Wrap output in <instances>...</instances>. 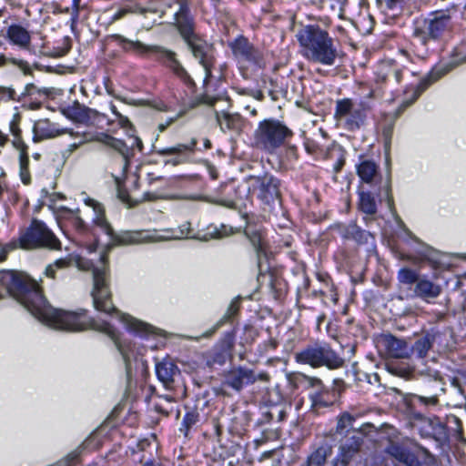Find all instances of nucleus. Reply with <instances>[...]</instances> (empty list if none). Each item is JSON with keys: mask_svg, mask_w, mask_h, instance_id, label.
I'll return each mask as SVG.
<instances>
[{"mask_svg": "<svg viewBox=\"0 0 466 466\" xmlns=\"http://www.w3.org/2000/svg\"><path fill=\"white\" fill-rule=\"evenodd\" d=\"M8 248L0 252V262L6 259ZM0 284L44 324L56 329L79 331L87 329L107 335L116 344L127 364L130 360L128 346L123 344L116 329L105 320H96L86 315V310L66 311L47 304L38 283L29 276L12 270L0 271Z\"/></svg>", "mask_w": 466, "mask_h": 466, "instance_id": "f257e3e1", "label": "nucleus"}, {"mask_svg": "<svg viewBox=\"0 0 466 466\" xmlns=\"http://www.w3.org/2000/svg\"><path fill=\"white\" fill-rule=\"evenodd\" d=\"M82 200L85 205L92 208L94 216L93 222L109 237L111 245H131L148 241H160L169 239H181L189 238L191 234L190 223L185 222L177 228H167L160 231H123L115 233L105 216V208L96 199L82 193Z\"/></svg>", "mask_w": 466, "mask_h": 466, "instance_id": "f03ea898", "label": "nucleus"}, {"mask_svg": "<svg viewBox=\"0 0 466 466\" xmlns=\"http://www.w3.org/2000/svg\"><path fill=\"white\" fill-rule=\"evenodd\" d=\"M437 78L431 75L421 74L410 66L401 65L395 60H382L376 69V80L380 83H400L405 81L403 99L400 107L404 110L413 104L421 93L428 88Z\"/></svg>", "mask_w": 466, "mask_h": 466, "instance_id": "7ed1b4c3", "label": "nucleus"}, {"mask_svg": "<svg viewBox=\"0 0 466 466\" xmlns=\"http://www.w3.org/2000/svg\"><path fill=\"white\" fill-rule=\"evenodd\" d=\"M106 261V256L104 254L101 256V267H95L93 268V289L91 296L95 309L106 314L117 313L120 321L124 323L129 331L138 335L152 333L153 327L151 325L140 321L130 315L117 312L112 301L108 269Z\"/></svg>", "mask_w": 466, "mask_h": 466, "instance_id": "20e7f679", "label": "nucleus"}, {"mask_svg": "<svg viewBox=\"0 0 466 466\" xmlns=\"http://www.w3.org/2000/svg\"><path fill=\"white\" fill-rule=\"evenodd\" d=\"M296 37L308 61L327 66L335 64L339 50L328 31L318 25H308L298 31Z\"/></svg>", "mask_w": 466, "mask_h": 466, "instance_id": "39448f33", "label": "nucleus"}, {"mask_svg": "<svg viewBox=\"0 0 466 466\" xmlns=\"http://www.w3.org/2000/svg\"><path fill=\"white\" fill-rule=\"evenodd\" d=\"M453 29L451 11L437 10L414 22L413 37L428 52L441 43Z\"/></svg>", "mask_w": 466, "mask_h": 466, "instance_id": "423d86ee", "label": "nucleus"}, {"mask_svg": "<svg viewBox=\"0 0 466 466\" xmlns=\"http://www.w3.org/2000/svg\"><path fill=\"white\" fill-rule=\"evenodd\" d=\"M112 37L125 51L133 52L139 56L154 55L157 60L162 62L187 87L192 88L194 86L193 79L177 59L176 53L173 51L158 46H147L139 41H132L121 35H114Z\"/></svg>", "mask_w": 466, "mask_h": 466, "instance_id": "0eeeda50", "label": "nucleus"}, {"mask_svg": "<svg viewBox=\"0 0 466 466\" xmlns=\"http://www.w3.org/2000/svg\"><path fill=\"white\" fill-rule=\"evenodd\" d=\"M292 136V130L281 121L268 118L258 123L255 131V141L261 149L273 153Z\"/></svg>", "mask_w": 466, "mask_h": 466, "instance_id": "6e6552de", "label": "nucleus"}, {"mask_svg": "<svg viewBox=\"0 0 466 466\" xmlns=\"http://www.w3.org/2000/svg\"><path fill=\"white\" fill-rule=\"evenodd\" d=\"M19 241L21 247L27 249L46 248L61 250L62 244L47 226L37 219H34L30 226L21 233Z\"/></svg>", "mask_w": 466, "mask_h": 466, "instance_id": "1a4fd4ad", "label": "nucleus"}, {"mask_svg": "<svg viewBox=\"0 0 466 466\" xmlns=\"http://www.w3.org/2000/svg\"><path fill=\"white\" fill-rule=\"evenodd\" d=\"M248 198L252 200L257 198L264 204H270L280 196L279 180L270 174L262 176H250L246 181Z\"/></svg>", "mask_w": 466, "mask_h": 466, "instance_id": "9d476101", "label": "nucleus"}, {"mask_svg": "<svg viewBox=\"0 0 466 466\" xmlns=\"http://www.w3.org/2000/svg\"><path fill=\"white\" fill-rule=\"evenodd\" d=\"M367 109L364 103L357 104L350 98L339 99L336 101L334 118L339 126L355 131L364 123Z\"/></svg>", "mask_w": 466, "mask_h": 466, "instance_id": "9b49d317", "label": "nucleus"}, {"mask_svg": "<svg viewBox=\"0 0 466 466\" xmlns=\"http://www.w3.org/2000/svg\"><path fill=\"white\" fill-rule=\"evenodd\" d=\"M268 381L269 376L267 372L256 373L253 370L244 366H238L224 373L223 385L229 387L236 391H240L244 387L254 384L256 381Z\"/></svg>", "mask_w": 466, "mask_h": 466, "instance_id": "f8f14e48", "label": "nucleus"}, {"mask_svg": "<svg viewBox=\"0 0 466 466\" xmlns=\"http://www.w3.org/2000/svg\"><path fill=\"white\" fill-rule=\"evenodd\" d=\"M189 5L190 0H169L167 2V6L169 8L174 5L177 6V10L174 13L173 24L183 40L197 33L195 18L190 13Z\"/></svg>", "mask_w": 466, "mask_h": 466, "instance_id": "ddd939ff", "label": "nucleus"}, {"mask_svg": "<svg viewBox=\"0 0 466 466\" xmlns=\"http://www.w3.org/2000/svg\"><path fill=\"white\" fill-rule=\"evenodd\" d=\"M184 41L187 43L193 56L199 60V63L203 66L207 74H209L213 65L212 46L198 33L184 39Z\"/></svg>", "mask_w": 466, "mask_h": 466, "instance_id": "4468645a", "label": "nucleus"}, {"mask_svg": "<svg viewBox=\"0 0 466 466\" xmlns=\"http://www.w3.org/2000/svg\"><path fill=\"white\" fill-rule=\"evenodd\" d=\"M234 56L240 62H246L253 65H258L261 60V55L249 41L239 35L229 43Z\"/></svg>", "mask_w": 466, "mask_h": 466, "instance_id": "2eb2a0df", "label": "nucleus"}, {"mask_svg": "<svg viewBox=\"0 0 466 466\" xmlns=\"http://www.w3.org/2000/svg\"><path fill=\"white\" fill-rule=\"evenodd\" d=\"M196 145L197 142L192 140L190 144H177L174 147L156 148L155 152L161 157H170L165 160L166 165L177 166L187 161V153L194 152Z\"/></svg>", "mask_w": 466, "mask_h": 466, "instance_id": "dca6fc26", "label": "nucleus"}, {"mask_svg": "<svg viewBox=\"0 0 466 466\" xmlns=\"http://www.w3.org/2000/svg\"><path fill=\"white\" fill-rule=\"evenodd\" d=\"M379 343L389 357L394 359H407L411 354V349L409 344L404 339H398L393 335H382Z\"/></svg>", "mask_w": 466, "mask_h": 466, "instance_id": "f3484780", "label": "nucleus"}, {"mask_svg": "<svg viewBox=\"0 0 466 466\" xmlns=\"http://www.w3.org/2000/svg\"><path fill=\"white\" fill-rule=\"evenodd\" d=\"M66 132V128L60 129L48 119H39L34 124V141L38 142L44 139L54 138Z\"/></svg>", "mask_w": 466, "mask_h": 466, "instance_id": "a211bd4d", "label": "nucleus"}, {"mask_svg": "<svg viewBox=\"0 0 466 466\" xmlns=\"http://www.w3.org/2000/svg\"><path fill=\"white\" fill-rule=\"evenodd\" d=\"M6 38L11 45L22 50H28L31 46L30 32L20 25H9L6 29Z\"/></svg>", "mask_w": 466, "mask_h": 466, "instance_id": "6ab92c4d", "label": "nucleus"}, {"mask_svg": "<svg viewBox=\"0 0 466 466\" xmlns=\"http://www.w3.org/2000/svg\"><path fill=\"white\" fill-rule=\"evenodd\" d=\"M344 360L329 345H319V367L325 366L330 370L341 368Z\"/></svg>", "mask_w": 466, "mask_h": 466, "instance_id": "aec40b11", "label": "nucleus"}, {"mask_svg": "<svg viewBox=\"0 0 466 466\" xmlns=\"http://www.w3.org/2000/svg\"><path fill=\"white\" fill-rule=\"evenodd\" d=\"M356 169L360 180L367 184L376 183L380 177L378 165L370 159L361 157Z\"/></svg>", "mask_w": 466, "mask_h": 466, "instance_id": "412c9836", "label": "nucleus"}, {"mask_svg": "<svg viewBox=\"0 0 466 466\" xmlns=\"http://www.w3.org/2000/svg\"><path fill=\"white\" fill-rule=\"evenodd\" d=\"M179 372L177 366L170 360H163L157 363L156 373L157 379L167 389L171 388L174 377Z\"/></svg>", "mask_w": 466, "mask_h": 466, "instance_id": "4be33fe9", "label": "nucleus"}, {"mask_svg": "<svg viewBox=\"0 0 466 466\" xmlns=\"http://www.w3.org/2000/svg\"><path fill=\"white\" fill-rule=\"evenodd\" d=\"M332 446L323 442L310 452L304 466H325L327 459L332 455Z\"/></svg>", "mask_w": 466, "mask_h": 466, "instance_id": "5701e85b", "label": "nucleus"}, {"mask_svg": "<svg viewBox=\"0 0 466 466\" xmlns=\"http://www.w3.org/2000/svg\"><path fill=\"white\" fill-rule=\"evenodd\" d=\"M441 292V286L427 279H420L414 288L415 295L427 301L439 297Z\"/></svg>", "mask_w": 466, "mask_h": 466, "instance_id": "b1692460", "label": "nucleus"}, {"mask_svg": "<svg viewBox=\"0 0 466 466\" xmlns=\"http://www.w3.org/2000/svg\"><path fill=\"white\" fill-rule=\"evenodd\" d=\"M385 451L387 454L407 466H416L418 463L415 455L400 444L391 442L386 448Z\"/></svg>", "mask_w": 466, "mask_h": 466, "instance_id": "393cba45", "label": "nucleus"}, {"mask_svg": "<svg viewBox=\"0 0 466 466\" xmlns=\"http://www.w3.org/2000/svg\"><path fill=\"white\" fill-rule=\"evenodd\" d=\"M80 209L72 210L67 208H61L59 210V218L65 219L68 225L75 228L78 233L87 231V225L80 217Z\"/></svg>", "mask_w": 466, "mask_h": 466, "instance_id": "a878e982", "label": "nucleus"}, {"mask_svg": "<svg viewBox=\"0 0 466 466\" xmlns=\"http://www.w3.org/2000/svg\"><path fill=\"white\" fill-rule=\"evenodd\" d=\"M298 363L308 364L313 368H319V344L308 346L295 354Z\"/></svg>", "mask_w": 466, "mask_h": 466, "instance_id": "bb28decb", "label": "nucleus"}, {"mask_svg": "<svg viewBox=\"0 0 466 466\" xmlns=\"http://www.w3.org/2000/svg\"><path fill=\"white\" fill-rule=\"evenodd\" d=\"M64 115L77 123H86L89 120L88 109L76 102L64 109Z\"/></svg>", "mask_w": 466, "mask_h": 466, "instance_id": "cd10ccee", "label": "nucleus"}, {"mask_svg": "<svg viewBox=\"0 0 466 466\" xmlns=\"http://www.w3.org/2000/svg\"><path fill=\"white\" fill-rule=\"evenodd\" d=\"M435 338L436 334L427 333L424 337L418 339L412 347H410L411 353L414 352L419 358L426 357L428 351L432 347Z\"/></svg>", "mask_w": 466, "mask_h": 466, "instance_id": "c85d7f7f", "label": "nucleus"}, {"mask_svg": "<svg viewBox=\"0 0 466 466\" xmlns=\"http://www.w3.org/2000/svg\"><path fill=\"white\" fill-rule=\"evenodd\" d=\"M358 206L360 210L367 215H374L377 212L376 200L370 192H359Z\"/></svg>", "mask_w": 466, "mask_h": 466, "instance_id": "c756f323", "label": "nucleus"}, {"mask_svg": "<svg viewBox=\"0 0 466 466\" xmlns=\"http://www.w3.org/2000/svg\"><path fill=\"white\" fill-rule=\"evenodd\" d=\"M363 440L359 436H352L347 442L340 446L339 452L344 455L349 461L360 451L362 445Z\"/></svg>", "mask_w": 466, "mask_h": 466, "instance_id": "7c9ffc66", "label": "nucleus"}, {"mask_svg": "<svg viewBox=\"0 0 466 466\" xmlns=\"http://www.w3.org/2000/svg\"><path fill=\"white\" fill-rule=\"evenodd\" d=\"M98 140L100 142H102L103 144H105L106 146L112 147V148L116 149V151H118L122 155L123 160L124 161L127 160L128 148L126 146V144L124 143V141L115 138L107 134H101L98 137Z\"/></svg>", "mask_w": 466, "mask_h": 466, "instance_id": "2f4dec72", "label": "nucleus"}, {"mask_svg": "<svg viewBox=\"0 0 466 466\" xmlns=\"http://www.w3.org/2000/svg\"><path fill=\"white\" fill-rule=\"evenodd\" d=\"M360 414L352 415L350 412H343L338 417L336 432L338 434L346 433L352 426L356 418L360 417Z\"/></svg>", "mask_w": 466, "mask_h": 466, "instance_id": "473e14b6", "label": "nucleus"}, {"mask_svg": "<svg viewBox=\"0 0 466 466\" xmlns=\"http://www.w3.org/2000/svg\"><path fill=\"white\" fill-rule=\"evenodd\" d=\"M72 259L70 257L56 259L54 263L49 264L45 270V275L52 279H56V271L65 269L71 266Z\"/></svg>", "mask_w": 466, "mask_h": 466, "instance_id": "72a5a7b5", "label": "nucleus"}, {"mask_svg": "<svg viewBox=\"0 0 466 466\" xmlns=\"http://www.w3.org/2000/svg\"><path fill=\"white\" fill-rule=\"evenodd\" d=\"M66 133H68L75 139V141L68 146L67 150L70 153L74 152L80 146L93 140V137L90 133L74 132V131L68 130V129H67Z\"/></svg>", "mask_w": 466, "mask_h": 466, "instance_id": "f704fd0d", "label": "nucleus"}, {"mask_svg": "<svg viewBox=\"0 0 466 466\" xmlns=\"http://www.w3.org/2000/svg\"><path fill=\"white\" fill-rule=\"evenodd\" d=\"M239 307H240V299H239V298L234 299L231 301V303H230V305H229L226 314L218 321V323L216 325V327L208 333V336L212 335L217 330V329H218L225 322L230 321L238 314V312L239 310Z\"/></svg>", "mask_w": 466, "mask_h": 466, "instance_id": "c9c22d12", "label": "nucleus"}, {"mask_svg": "<svg viewBox=\"0 0 466 466\" xmlns=\"http://www.w3.org/2000/svg\"><path fill=\"white\" fill-rule=\"evenodd\" d=\"M246 234L258 253L264 252V238L260 231L248 228Z\"/></svg>", "mask_w": 466, "mask_h": 466, "instance_id": "e433bc0d", "label": "nucleus"}, {"mask_svg": "<svg viewBox=\"0 0 466 466\" xmlns=\"http://www.w3.org/2000/svg\"><path fill=\"white\" fill-rule=\"evenodd\" d=\"M398 279L400 283L405 285L417 284L419 276L413 269L405 268H401L398 273Z\"/></svg>", "mask_w": 466, "mask_h": 466, "instance_id": "4c0bfd02", "label": "nucleus"}, {"mask_svg": "<svg viewBox=\"0 0 466 466\" xmlns=\"http://www.w3.org/2000/svg\"><path fill=\"white\" fill-rule=\"evenodd\" d=\"M328 391L316 392L311 396L312 406L314 408L329 407L333 403V400L329 398Z\"/></svg>", "mask_w": 466, "mask_h": 466, "instance_id": "58836bf2", "label": "nucleus"}, {"mask_svg": "<svg viewBox=\"0 0 466 466\" xmlns=\"http://www.w3.org/2000/svg\"><path fill=\"white\" fill-rule=\"evenodd\" d=\"M29 165V157L28 156L23 155L19 157V175L22 182L25 185H29L31 183V175L28 168Z\"/></svg>", "mask_w": 466, "mask_h": 466, "instance_id": "ea45409f", "label": "nucleus"}, {"mask_svg": "<svg viewBox=\"0 0 466 466\" xmlns=\"http://www.w3.org/2000/svg\"><path fill=\"white\" fill-rule=\"evenodd\" d=\"M147 10L146 8L140 7L138 5L134 6H125L117 10L111 18V22H116L123 17H125L128 14L140 13L145 14Z\"/></svg>", "mask_w": 466, "mask_h": 466, "instance_id": "a19ab883", "label": "nucleus"}, {"mask_svg": "<svg viewBox=\"0 0 466 466\" xmlns=\"http://www.w3.org/2000/svg\"><path fill=\"white\" fill-rule=\"evenodd\" d=\"M218 121L223 128L226 127L228 129H235L238 127V116H232L228 113H223L222 116L217 115Z\"/></svg>", "mask_w": 466, "mask_h": 466, "instance_id": "79ce46f5", "label": "nucleus"}, {"mask_svg": "<svg viewBox=\"0 0 466 466\" xmlns=\"http://www.w3.org/2000/svg\"><path fill=\"white\" fill-rule=\"evenodd\" d=\"M9 101H21L15 90L9 86H0V105Z\"/></svg>", "mask_w": 466, "mask_h": 466, "instance_id": "37998d69", "label": "nucleus"}, {"mask_svg": "<svg viewBox=\"0 0 466 466\" xmlns=\"http://www.w3.org/2000/svg\"><path fill=\"white\" fill-rule=\"evenodd\" d=\"M199 415L196 411L187 412L182 420L181 431L187 436L189 429L198 421Z\"/></svg>", "mask_w": 466, "mask_h": 466, "instance_id": "c03bdc74", "label": "nucleus"}, {"mask_svg": "<svg viewBox=\"0 0 466 466\" xmlns=\"http://www.w3.org/2000/svg\"><path fill=\"white\" fill-rule=\"evenodd\" d=\"M10 64L16 66L25 76H32L34 66H31L27 61L10 57Z\"/></svg>", "mask_w": 466, "mask_h": 466, "instance_id": "a18cd8bd", "label": "nucleus"}, {"mask_svg": "<svg viewBox=\"0 0 466 466\" xmlns=\"http://www.w3.org/2000/svg\"><path fill=\"white\" fill-rule=\"evenodd\" d=\"M235 337L232 332H227L219 342V347L225 353H230L234 348Z\"/></svg>", "mask_w": 466, "mask_h": 466, "instance_id": "49530a36", "label": "nucleus"}, {"mask_svg": "<svg viewBox=\"0 0 466 466\" xmlns=\"http://www.w3.org/2000/svg\"><path fill=\"white\" fill-rule=\"evenodd\" d=\"M357 232H360V228L355 223H350L340 228V234L346 239H352Z\"/></svg>", "mask_w": 466, "mask_h": 466, "instance_id": "de8ad7c7", "label": "nucleus"}, {"mask_svg": "<svg viewBox=\"0 0 466 466\" xmlns=\"http://www.w3.org/2000/svg\"><path fill=\"white\" fill-rule=\"evenodd\" d=\"M20 122L21 115L19 113H15L9 125L10 132L14 137H19L21 135V129L19 127Z\"/></svg>", "mask_w": 466, "mask_h": 466, "instance_id": "09e8293b", "label": "nucleus"}, {"mask_svg": "<svg viewBox=\"0 0 466 466\" xmlns=\"http://www.w3.org/2000/svg\"><path fill=\"white\" fill-rule=\"evenodd\" d=\"M453 56L457 62H466V43H461L458 45L453 51Z\"/></svg>", "mask_w": 466, "mask_h": 466, "instance_id": "8fccbe9b", "label": "nucleus"}, {"mask_svg": "<svg viewBox=\"0 0 466 466\" xmlns=\"http://www.w3.org/2000/svg\"><path fill=\"white\" fill-rule=\"evenodd\" d=\"M352 239L358 242L359 244H363L368 243L370 239L372 240L373 236L370 232L363 230L360 228V232L354 234Z\"/></svg>", "mask_w": 466, "mask_h": 466, "instance_id": "3c124183", "label": "nucleus"}, {"mask_svg": "<svg viewBox=\"0 0 466 466\" xmlns=\"http://www.w3.org/2000/svg\"><path fill=\"white\" fill-rule=\"evenodd\" d=\"M13 145L19 150V157L23 155L28 156L27 146L22 140L21 135L19 137H14Z\"/></svg>", "mask_w": 466, "mask_h": 466, "instance_id": "603ef678", "label": "nucleus"}, {"mask_svg": "<svg viewBox=\"0 0 466 466\" xmlns=\"http://www.w3.org/2000/svg\"><path fill=\"white\" fill-rule=\"evenodd\" d=\"M350 461L347 458H344L343 454L338 453L332 461V466H347Z\"/></svg>", "mask_w": 466, "mask_h": 466, "instance_id": "864d4df0", "label": "nucleus"}, {"mask_svg": "<svg viewBox=\"0 0 466 466\" xmlns=\"http://www.w3.org/2000/svg\"><path fill=\"white\" fill-rule=\"evenodd\" d=\"M35 89L36 87L34 84H27L25 86L24 92L21 95H18V96H20L22 100L24 97L33 95Z\"/></svg>", "mask_w": 466, "mask_h": 466, "instance_id": "5fc2aeb1", "label": "nucleus"}, {"mask_svg": "<svg viewBox=\"0 0 466 466\" xmlns=\"http://www.w3.org/2000/svg\"><path fill=\"white\" fill-rule=\"evenodd\" d=\"M117 121H118V125L123 127V128H127L129 127H131V122L129 121V119L121 115V114H117V117H116Z\"/></svg>", "mask_w": 466, "mask_h": 466, "instance_id": "6e6d98bb", "label": "nucleus"}, {"mask_svg": "<svg viewBox=\"0 0 466 466\" xmlns=\"http://www.w3.org/2000/svg\"><path fill=\"white\" fill-rule=\"evenodd\" d=\"M389 9H394L400 6L404 0H381Z\"/></svg>", "mask_w": 466, "mask_h": 466, "instance_id": "4d7b16f0", "label": "nucleus"}, {"mask_svg": "<svg viewBox=\"0 0 466 466\" xmlns=\"http://www.w3.org/2000/svg\"><path fill=\"white\" fill-rule=\"evenodd\" d=\"M229 353H225L220 350V352L216 354V356L213 358V362L218 363V364H224L226 361V356Z\"/></svg>", "mask_w": 466, "mask_h": 466, "instance_id": "13d9d810", "label": "nucleus"}, {"mask_svg": "<svg viewBox=\"0 0 466 466\" xmlns=\"http://www.w3.org/2000/svg\"><path fill=\"white\" fill-rule=\"evenodd\" d=\"M78 456H79V451L77 450L69 453L66 459L67 461L66 466H71L73 463H75V461L77 460Z\"/></svg>", "mask_w": 466, "mask_h": 466, "instance_id": "bf43d9fd", "label": "nucleus"}, {"mask_svg": "<svg viewBox=\"0 0 466 466\" xmlns=\"http://www.w3.org/2000/svg\"><path fill=\"white\" fill-rule=\"evenodd\" d=\"M80 2H81V0H73V3H72V8L75 11L76 16H77L78 13H79Z\"/></svg>", "mask_w": 466, "mask_h": 466, "instance_id": "052dcab7", "label": "nucleus"}, {"mask_svg": "<svg viewBox=\"0 0 466 466\" xmlns=\"http://www.w3.org/2000/svg\"><path fill=\"white\" fill-rule=\"evenodd\" d=\"M7 63H10V58L5 56L4 54L0 55V67L5 66Z\"/></svg>", "mask_w": 466, "mask_h": 466, "instance_id": "680f3d73", "label": "nucleus"}, {"mask_svg": "<svg viewBox=\"0 0 466 466\" xmlns=\"http://www.w3.org/2000/svg\"><path fill=\"white\" fill-rule=\"evenodd\" d=\"M173 122V119L170 118L169 120H167L166 123H161L158 125V130L160 132H163L164 130H166V128Z\"/></svg>", "mask_w": 466, "mask_h": 466, "instance_id": "e2e57ef3", "label": "nucleus"}, {"mask_svg": "<svg viewBox=\"0 0 466 466\" xmlns=\"http://www.w3.org/2000/svg\"><path fill=\"white\" fill-rule=\"evenodd\" d=\"M209 234H210V236H211L212 238H221V237H223V236H224V234H223V233H221V232H220L218 229H217L216 228H214V230H213V231H210V232H209Z\"/></svg>", "mask_w": 466, "mask_h": 466, "instance_id": "0e129e2a", "label": "nucleus"}, {"mask_svg": "<svg viewBox=\"0 0 466 466\" xmlns=\"http://www.w3.org/2000/svg\"><path fill=\"white\" fill-rule=\"evenodd\" d=\"M159 198V195L155 194V193H149V192H147V193H146V194H145V198H146L147 200H154V199H157V198Z\"/></svg>", "mask_w": 466, "mask_h": 466, "instance_id": "69168bd1", "label": "nucleus"}, {"mask_svg": "<svg viewBox=\"0 0 466 466\" xmlns=\"http://www.w3.org/2000/svg\"><path fill=\"white\" fill-rule=\"evenodd\" d=\"M420 400L422 401H424L425 403H430V404H432V405H435L437 403V399L436 398H430V399H426V398H420Z\"/></svg>", "mask_w": 466, "mask_h": 466, "instance_id": "338daca9", "label": "nucleus"}, {"mask_svg": "<svg viewBox=\"0 0 466 466\" xmlns=\"http://www.w3.org/2000/svg\"><path fill=\"white\" fill-rule=\"evenodd\" d=\"M217 101L216 98H207L204 100V103L209 105V106H213L215 104V102Z\"/></svg>", "mask_w": 466, "mask_h": 466, "instance_id": "774afa93", "label": "nucleus"}]
</instances>
